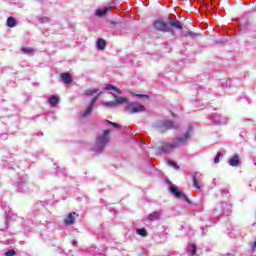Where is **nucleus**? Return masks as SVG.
Wrapping results in <instances>:
<instances>
[{
	"mask_svg": "<svg viewBox=\"0 0 256 256\" xmlns=\"http://www.w3.org/2000/svg\"><path fill=\"white\" fill-rule=\"evenodd\" d=\"M192 133L193 125H189L187 131L183 134V136H176L172 142H160V153H171V151H175V149L183 147V145H185L189 141Z\"/></svg>",
	"mask_w": 256,
	"mask_h": 256,
	"instance_id": "nucleus-1",
	"label": "nucleus"
},
{
	"mask_svg": "<svg viewBox=\"0 0 256 256\" xmlns=\"http://www.w3.org/2000/svg\"><path fill=\"white\" fill-rule=\"evenodd\" d=\"M154 29H156V31H161L162 33H171V35L175 36L176 33L173 29L183 31V23L177 19H169L168 23L163 21V19H158L154 22Z\"/></svg>",
	"mask_w": 256,
	"mask_h": 256,
	"instance_id": "nucleus-2",
	"label": "nucleus"
},
{
	"mask_svg": "<svg viewBox=\"0 0 256 256\" xmlns=\"http://www.w3.org/2000/svg\"><path fill=\"white\" fill-rule=\"evenodd\" d=\"M125 111L126 113H143V111H145V106L137 103V102H132V103H128L125 106Z\"/></svg>",
	"mask_w": 256,
	"mask_h": 256,
	"instance_id": "nucleus-3",
	"label": "nucleus"
},
{
	"mask_svg": "<svg viewBox=\"0 0 256 256\" xmlns=\"http://www.w3.org/2000/svg\"><path fill=\"white\" fill-rule=\"evenodd\" d=\"M111 133V130H104L103 134L97 136L96 138V144L100 147V149H103L107 143H109V134Z\"/></svg>",
	"mask_w": 256,
	"mask_h": 256,
	"instance_id": "nucleus-4",
	"label": "nucleus"
},
{
	"mask_svg": "<svg viewBox=\"0 0 256 256\" xmlns=\"http://www.w3.org/2000/svg\"><path fill=\"white\" fill-rule=\"evenodd\" d=\"M170 192L172 193V195H174V197H176L177 199H184L186 203H191L189 201V198L187 197V195L181 191H179V189H177V187L175 186H170Z\"/></svg>",
	"mask_w": 256,
	"mask_h": 256,
	"instance_id": "nucleus-5",
	"label": "nucleus"
},
{
	"mask_svg": "<svg viewBox=\"0 0 256 256\" xmlns=\"http://www.w3.org/2000/svg\"><path fill=\"white\" fill-rule=\"evenodd\" d=\"M79 217V214L75 212L69 213L64 219L65 225H75V220Z\"/></svg>",
	"mask_w": 256,
	"mask_h": 256,
	"instance_id": "nucleus-6",
	"label": "nucleus"
},
{
	"mask_svg": "<svg viewBox=\"0 0 256 256\" xmlns=\"http://www.w3.org/2000/svg\"><path fill=\"white\" fill-rule=\"evenodd\" d=\"M241 156L239 154H234L230 160H229V165L231 167H239L241 165Z\"/></svg>",
	"mask_w": 256,
	"mask_h": 256,
	"instance_id": "nucleus-7",
	"label": "nucleus"
},
{
	"mask_svg": "<svg viewBox=\"0 0 256 256\" xmlns=\"http://www.w3.org/2000/svg\"><path fill=\"white\" fill-rule=\"evenodd\" d=\"M60 77L63 83H65L66 85H69V83H73V77H71V74L69 73H66V72L61 73Z\"/></svg>",
	"mask_w": 256,
	"mask_h": 256,
	"instance_id": "nucleus-8",
	"label": "nucleus"
},
{
	"mask_svg": "<svg viewBox=\"0 0 256 256\" xmlns=\"http://www.w3.org/2000/svg\"><path fill=\"white\" fill-rule=\"evenodd\" d=\"M112 96L115 99L116 106L123 105V103H127V101H129L126 97H123V96H117L115 94H112Z\"/></svg>",
	"mask_w": 256,
	"mask_h": 256,
	"instance_id": "nucleus-9",
	"label": "nucleus"
},
{
	"mask_svg": "<svg viewBox=\"0 0 256 256\" xmlns=\"http://www.w3.org/2000/svg\"><path fill=\"white\" fill-rule=\"evenodd\" d=\"M157 219H161V212L159 211H154L148 215L149 221H157Z\"/></svg>",
	"mask_w": 256,
	"mask_h": 256,
	"instance_id": "nucleus-10",
	"label": "nucleus"
},
{
	"mask_svg": "<svg viewBox=\"0 0 256 256\" xmlns=\"http://www.w3.org/2000/svg\"><path fill=\"white\" fill-rule=\"evenodd\" d=\"M111 89H113V91L117 92L118 95H121L123 92L117 88V86L113 85V84H106V86L104 87L105 91H111Z\"/></svg>",
	"mask_w": 256,
	"mask_h": 256,
	"instance_id": "nucleus-11",
	"label": "nucleus"
},
{
	"mask_svg": "<svg viewBox=\"0 0 256 256\" xmlns=\"http://www.w3.org/2000/svg\"><path fill=\"white\" fill-rule=\"evenodd\" d=\"M60 99L56 95H52L49 99L48 102L50 103L51 107H57L59 105Z\"/></svg>",
	"mask_w": 256,
	"mask_h": 256,
	"instance_id": "nucleus-12",
	"label": "nucleus"
},
{
	"mask_svg": "<svg viewBox=\"0 0 256 256\" xmlns=\"http://www.w3.org/2000/svg\"><path fill=\"white\" fill-rule=\"evenodd\" d=\"M96 47L97 49H99L100 51H103L105 49V47H107V43L105 42V40H103L102 38H99L96 42Z\"/></svg>",
	"mask_w": 256,
	"mask_h": 256,
	"instance_id": "nucleus-13",
	"label": "nucleus"
},
{
	"mask_svg": "<svg viewBox=\"0 0 256 256\" xmlns=\"http://www.w3.org/2000/svg\"><path fill=\"white\" fill-rule=\"evenodd\" d=\"M163 129H175L177 126L173 123V121L166 120L162 123Z\"/></svg>",
	"mask_w": 256,
	"mask_h": 256,
	"instance_id": "nucleus-14",
	"label": "nucleus"
},
{
	"mask_svg": "<svg viewBox=\"0 0 256 256\" xmlns=\"http://www.w3.org/2000/svg\"><path fill=\"white\" fill-rule=\"evenodd\" d=\"M7 27L13 29V27L17 26V20L14 17H8L6 21Z\"/></svg>",
	"mask_w": 256,
	"mask_h": 256,
	"instance_id": "nucleus-15",
	"label": "nucleus"
},
{
	"mask_svg": "<svg viewBox=\"0 0 256 256\" xmlns=\"http://www.w3.org/2000/svg\"><path fill=\"white\" fill-rule=\"evenodd\" d=\"M109 11H111V7H106L103 10H96V15L98 17H105Z\"/></svg>",
	"mask_w": 256,
	"mask_h": 256,
	"instance_id": "nucleus-16",
	"label": "nucleus"
},
{
	"mask_svg": "<svg viewBox=\"0 0 256 256\" xmlns=\"http://www.w3.org/2000/svg\"><path fill=\"white\" fill-rule=\"evenodd\" d=\"M91 111H93V106L90 104L81 115V119H85L86 117H89L91 115Z\"/></svg>",
	"mask_w": 256,
	"mask_h": 256,
	"instance_id": "nucleus-17",
	"label": "nucleus"
},
{
	"mask_svg": "<svg viewBox=\"0 0 256 256\" xmlns=\"http://www.w3.org/2000/svg\"><path fill=\"white\" fill-rule=\"evenodd\" d=\"M137 235H140V237H147L149 233L147 232V229L145 228H139L136 230Z\"/></svg>",
	"mask_w": 256,
	"mask_h": 256,
	"instance_id": "nucleus-18",
	"label": "nucleus"
},
{
	"mask_svg": "<svg viewBox=\"0 0 256 256\" xmlns=\"http://www.w3.org/2000/svg\"><path fill=\"white\" fill-rule=\"evenodd\" d=\"M102 105H104V107H107L108 109H111V107H117V102L108 101V102H103Z\"/></svg>",
	"mask_w": 256,
	"mask_h": 256,
	"instance_id": "nucleus-19",
	"label": "nucleus"
},
{
	"mask_svg": "<svg viewBox=\"0 0 256 256\" xmlns=\"http://www.w3.org/2000/svg\"><path fill=\"white\" fill-rule=\"evenodd\" d=\"M199 36V34L195 33V32H191V31H186L184 33V37H192L193 39L197 38Z\"/></svg>",
	"mask_w": 256,
	"mask_h": 256,
	"instance_id": "nucleus-20",
	"label": "nucleus"
},
{
	"mask_svg": "<svg viewBox=\"0 0 256 256\" xmlns=\"http://www.w3.org/2000/svg\"><path fill=\"white\" fill-rule=\"evenodd\" d=\"M98 90L95 89H88L85 91V95H87V97H91V95H95V93H97Z\"/></svg>",
	"mask_w": 256,
	"mask_h": 256,
	"instance_id": "nucleus-21",
	"label": "nucleus"
},
{
	"mask_svg": "<svg viewBox=\"0 0 256 256\" xmlns=\"http://www.w3.org/2000/svg\"><path fill=\"white\" fill-rule=\"evenodd\" d=\"M102 94V92H99L94 98H92L91 102H90V105L92 107L95 106V103L97 102V99H99V96Z\"/></svg>",
	"mask_w": 256,
	"mask_h": 256,
	"instance_id": "nucleus-22",
	"label": "nucleus"
},
{
	"mask_svg": "<svg viewBox=\"0 0 256 256\" xmlns=\"http://www.w3.org/2000/svg\"><path fill=\"white\" fill-rule=\"evenodd\" d=\"M221 157H223V153L221 152H217L215 158H214V163H219V160L221 159Z\"/></svg>",
	"mask_w": 256,
	"mask_h": 256,
	"instance_id": "nucleus-23",
	"label": "nucleus"
},
{
	"mask_svg": "<svg viewBox=\"0 0 256 256\" xmlns=\"http://www.w3.org/2000/svg\"><path fill=\"white\" fill-rule=\"evenodd\" d=\"M22 53H26L27 55H31L33 53V49L31 48H21Z\"/></svg>",
	"mask_w": 256,
	"mask_h": 256,
	"instance_id": "nucleus-24",
	"label": "nucleus"
},
{
	"mask_svg": "<svg viewBox=\"0 0 256 256\" xmlns=\"http://www.w3.org/2000/svg\"><path fill=\"white\" fill-rule=\"evenodd\" d=\"M191 255H192V256L197 255V245H195V244H193V245L191 246Z\"/></svg>",
	"mask_w": 256,
	"mask_h": 256,
	"instance_id": "nucleus-25",
	"label": "nucleus"
},
{
	"mask_svg": "<svg viewBox=\"0 0 256 256\" xmlns=\"http://www.w3.org/2000/svg\"><path fill=\"white\" fill-rule=\"evenodd\" d=\"M193 185H194V187H196V189H200L199 181L197 180V176L193 177Z\"/></svg>",
	"mask_w": 256,
	"mask_h": 256,
	"instance_id": "nucleus-26",
	"label": "nucleus"
},
{
	"mask_svg": "<svg viewBox=\"0 0 256 256\" xmlns=\"http://www.w3.org/2000/svg\"><path fill=\"white\" fill-rule=\"evenodd\" d=\"M106 121L109 123V125H112V127H116V129H121V125L109 120H106Z\"/></svg>",
	"mask_w": 256,
	"mask_h": 256,
	"instance_id": "nucleus-27",
	"label": "nucleus"
},
{
	"mask_svg": "<svg viewBox=\"0 0 256 256\" xmlns=\"http://www.w3.org/2000/svg\"><path fill=\"white\" fill-rule=\"evenodd\" d=\"M17 255V252H15V250H8L7 252H5V256H15Z\"/></svg>",
	"mask_w": 256,
	"mask_h": 256,
	"instance_id": "nucleus-28",
	"label": "nucleus"
},
{
	"mask_svg": "<svg viewBox=\"0 0 256 256\" xmlns=\"http://www.w3.org/2000/svg\"><path fill=\"white\" fill-rule=\"evenodd\" d=\"M168 164H169L171 167H174V169H179V165H177V162L169 161Z\"/></svg>",
	"mask_w": 256,
	"mask_h": 256,
	"instance_id": "nucleus-29",
	"label": "nucleus"
},
{
	"mask_svg": "<svg viewBox=\"0 0 256 256\" xmlns=\"http://www.w3.org/2000/svg\"><path fill=\"white\" fill-rule=\"evenodd\" d=\"M136 97H143L145 99H149V96L148 95H143V94H135Z\"/></svg>",
	"mask_w": 256,
	"mask_h": 256,
	"instance_id": "nucleus-30",
	"label": "nucleus"
},
{
	"mask_svg": "<svg viewBox=\"0 0 256 256\" xmlns=\"http://www.w3.org/2000/svg\"><path fill=\"white\" fill-rule=\"evenodd\" d=\"M110 23H111L113 26L117 25V22H115V21H111Z\"/></svg>",
	"mask_w": 256,
	"mask_h": 256,
	"instance_id": "nucleus-31",
	"label": "nucleus"
}]
</instances>
